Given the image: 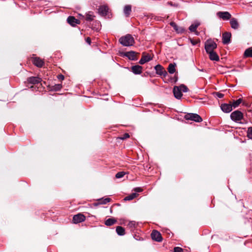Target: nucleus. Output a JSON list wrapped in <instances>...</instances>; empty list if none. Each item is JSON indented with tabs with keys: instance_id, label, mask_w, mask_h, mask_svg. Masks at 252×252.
<instances>
[{
	"instance_id": "9b49d317",
	"label": "nucleus",
	"mask_w": 252,
	"mask_h": 252,
	"mask_svg": "<svg viewBox=\"0 0 252 252\" xmlns=\"http://www.w3.org/2000/svg\"><path fill=\"white\" fill-rule=\"evenodd\" d=\"M67 21L68 24L73 27L75 26L77 24H80V21L79 20L76 19L73 16H71L67 18Z\"/></svg>"
},
{
	"instance_id": "cd10ccee",
	"label": "nucleus",
	"mask_w": 252,
	"mask_h": 252,
	"mask_svg": "<svg viewBox=\"0 0 252 252\" xmlns=\"http://www.w3.org/2000/svg\"><path fill=\"white\" fill-rule=\"evenodd\" d=\"M137 226V223L135 221H130L128 222L127 226L131 229V230Z\"/></svg>"
},
{
	"instance_id": "a18cd8bd",
	"label": "nucleus",
	"mask_w": 252,
	"mask_h": 252,
	"mask_svg": "<svg viewBox=\"0 0 252 252\" xmlns=\"http://www.w3.org/2000/svg\"><path fill=\"white\" fill-rule=\"evenodd\" d=\"M86 42L90 45L91 43V39L90 37H87L86 39Z\"/></svg>"
},
{
	"instance_id": "49530a36",
	"label": "nucleus",
	"mask_w": 252,
	"mask_h": 252,
	"mask_svg": "<svg viewBox=\"0 0 252 252\" xmlns=\"http://www.w3.org/2000/svg\"><path fill=\"white\" fill-rule=\"evenodd\" d=\"M198 70H199L200 71H204V69H198Z\"/></svg>"
},
{
	"instance_id": "a878e982",
	"label": "nucleus",
	"mask_w": 252,
	"mask_h": 252,
	"mask_svg": "<svg viewBox=\"0 0 252 252\" xmlns=\"http://www.w3.org/2000/svg\"><path fill=\"white\" fill-rule=\"evenodd\" d=\"M175 66L176 64L175 63H170L168 67V71L170 74H173L175 71Z\"/></svg>"
},
{
	"instance_id": "ddd939ff",
	"label": "nucleus",
	"mask_w": 252,
	"mask_h": 252,
	"mask_svg": "<svg viewBox=\"0 0 252 252\" xmlns=\"http://www.w3.org/2000/svg\"><path fill=\"white\" fill-rule=\"evenodd\" d=\"M108 7L105 5L100 6L98 8V13L102 16H105L107 15L108 12Z\"/></svg>"
},
{
	"instance_id": "5701e85b",
	"label": "nucleus",
	"mask_w": 252,
	"mask_h": 252,
	"mask_svg": "<svg viewBox=\"0 0 252 252\" xmlns=\"http://www.w3.org/2000/svg\"><path fill=\"white\" fill-rule=\"evenodd\" d=\"M244 58H252V47L247 48L244 53Z\"/></svg>"
},
{
	"instance_id": "39448f33",
	"label": "nucleus",
	"mask_w": 252,
	"mask_h": 252,
	"mask_svg": "<svg viewBox=\"0 0 252 252\" xmlns=\"http://www.w3.org/2000/svg\"><path fill=\"white\" fill-rule=\"evenodd\" d=\"M155 69L156 71V73L160 76L165 77L167 75V72L164 69V68L160 64H158L155 66Z\"/></svg>"
},
{
	"instance_id": "c85d7f7f",
	"label": "nucleus",
	"mask_w": 252,
	"mask_h": 252,
	"mask_svg": "<svg viewBox=\"0 0 252 252\" xmlns=\"http://www.w3.org/2000/svg\"><path fill=\"white\" fill-rule=\"evenodd\" d=\"M137 196V194L135 192L132 193L131 194L126 196L124 200H131Z\"/></svg>"
},
{
	"instance_id": "393cba45",
	"label": "nucleus",
	"mask_w": 252,
	"mask_h": 252,
	"mask_svg": "<svg viewBox=\"0 0 252 252\" xmlns=\"http://www.w3.org/2000/svg\"><path fill=\"white\" fill-rule=\"evenodd\" d=\"M116 231L118 235L123 236L125 234V229L122 226H117Z\"/></svg>"
},
{
	"instance_id": "423d86ee",
	"label": "nucleus",
	"mask_w": 252,
	"mask_h": 252,
	"mask_svg": "<svg viewBox=\"0 0 252 252\" xmlns=\"http://www.w3.org/2000/svg\"><path fill=\"white\" fill-rule=\"evenodd\" d=\"M86 217L82 214H78L75 215L73 217V222L74 223H78L84 221L85 220Z\"/></svg>"
},
{
	"instance_id": "a19ab883",
	"label": "nucleus",
	"mask_w": 252,
	"mask_h": 252,
	"mask_svg": "<svg viewBox=\"0 0 252 252\" xmlns=\"http://www.w3.org/2000/svg\"><path fill=\"white\" fill-rule=\"evenodd\" d=\"M62 86L60 84L56 85L54 89L56 90H59L61 89Z\"/></svg>"
},
{
	"instance_id": "f03ea898",
	"label": "nucleus",
	"mask_w": 252,
	"mask_h": 252,
	"mask_svg": "<svg viewBox=\"0 0 252 252\" xmlns=\"http://www.w3.org/2000/svg\"><path fill=\"white\" fill-rule=\"evenodd\" d=\"M230 118L232 121L235 123L243 124L242 121L244 120V115L240 111L236 110L232 112L230 115Z\"/></svg>"
},
{
	"instance_id": "2eb2a0df",
	"label": "nucleus",
	"mask_w": 252,
	"mask_h": 252,
	"mask_svg": "<svg viewBox=\"0 0 252 252\" xmlns=\"http://www.w3.org/2000/svg\"><path fill=\"white\" fill-rule=\"evenodd\" d=\"M152 60V58L149 55H143L141 59L140 60L139 63L140 64H143Z\"/></svg>"
},
{
	"instance_id": "6e6552de",
	"label": "nucleus",
	"mask_w": 252,
	"mask_h": 252,
	"mask_svg": "<svg viewBox=\"0 0 252 252\" xmlns=\"http://www.w3.org/2000/svg\"><path fill=\"white\" fill-rule=\"evenodd\" d=\"M179 88V86H174L173 90L175 97L178 99H181L183 96V94Z\"/></svg>"
},
{
	"instance_id": "473e14b6",
	"label": "nucleus",
	"mask_w": 252,
	"mask_h": 252,
	"mask_svg": "<svg viewBox=\"0 0 252 252\" xmlns=\"http://www.w3.org/2000/svg\"><path fill=\"white\" fill-rule=\"evenodd\" d=\"M247 137L252 139V127H249L247 130Z\"/></svg>"
},
{
	"instance_id": "bb28decb",
	"label": "nucleus",
	"mask_w": 252,
	"mask_h": 252,
	"mask_svg": "<svg viewBox=\"0 0 252 252\" xmlns=\"http://www.w3.org/2000/svg\"><path fill=\"white\" fill-rule=\"evenodd\" d=\"M94 17L92 12L90 11L86 14V19L87 21H92Z\"/></svg>"
},
{
	"instance_id": "f3484780",
	"label": "nucleus",
	"mask_w": 252,
	"mask_h": 252,
	"mask_svg": "<svg viewBox=\"0 0 252 252\" xmlns=\"http://www.w3.org/2000/svg\"><path fill=\"white\" fill-rule=\"evenodd\" d=\"M33 63L38 67H41L44 64V62L39 58L35 57L32 59Z\"/></svg>"
},
{
	"instance_id": "c03bdc74",
	"label": "nucleus",
	"mask_w": 252,
	"mask_h": 252,
	"mask_svg": "<svg viewBox=\"0 0 252 252\" xmlns=\"http://www.w3.org/2000/svg\"><path fill=\"white\" fill-rule=\"evenodd\" d=\"M190 42L192 45H195L197 44L198 42L197 41H195L192 39H190Z\"/></svg>"
},
{
	"instance_id": "dca6fc26",
	"label": "nucleus",
	"mask_w": 252,
	"mask_h": 252,
	"mask_svg": "<svg viewBox=\"0 0 252 252\" xmlns=\"http://www.w3.org/2000/svg\"><path fill=\"white\" fill-rule=\"evenodd\" d=\"M142 67L139 65H133L131 67V71L134 74H140L142 72Z\"/></svg>"
},
{
	"instance_id": "72a5a7b5",
	"label": "nucleus",
	"mask_w": 252,
	"mask_h": 252,
	"mask_svg": "<svg viewBox=\"0 0 252 252\" xmlns=\"http://www.w3.org/2000/svg\"><path fill=\"white\" fill-rule=\"evenodd\" d=\"M125 174V172H119L116 174L115 177L117 179H120L123 177Z\"/></svg>"
},
{
	"instance_id": "0eeeda50",
	"label": "nucleus",
	"mask_w": 252,
	"mask_h": 252,
	"mask_svg": "<svg viewBox=\"0 0 252 252\" xmlns=\"http://www.w3.org/2000/svg\"><path fill=\"white\" fill-rule=\"evenodd\" d=\"M151 237L153 240L157 242H161L162 239L161 234L158 231L155 230L152 231Z\"/></svg>"
},
{
	"instance_id": "412c9836",
	"label": "nucleus",
	"mask_w": 252,
	"mask_h": 252,
	"mask_svg": "<svg viewBox=\"0 0 252 252\" xmlns=\"http://www.w3.org/2000/svg\"><path fill=\"white\" fill-rule=\"evenodd\" d=\"M200 25L198 21H195L194 23L192 24L189 27V30L191 32H195L197 27Z\"/></svg>"
},
{
	"instance_id": "7ed1b4c3",
	"label": "nucleus",
	"mask_w": 252,
	"mask_h": 252,
	"mask_svg": "<svg viewBox=\"0 0 252 252\" xmlns=\"http://www.w3.org/2000/svg\"><path fill=\"white\" fill-rule=\"evenodd\" d=\"M217 47V44L211 39L207 40L205 42V49L207 53L214 51Z\"/></svg>"
},
{
	"instance_id": "4c0bfd02",
	"label": "nucleus",
	"mask_w": 252,
	"mask_h": 252,
	"mask_svg": "<svg viewBox=\"0 0 252 252\" xmlns=\"http://www.w3.org/2000/svg\"><path fill=\"white\" fill-rule=\"evenodd\" d=\"M183 250L180 247H175L174 248V252H183Z\"/></svg>"
},
{
	"instance_id": "f257e3e1",
	"label": "nucleus",
	"mask_w": 252,
	"mask_h": 252,
	"mask_svg": "<svg viewBox=\"0 0 252 252\" xmlns=\"http://www.w3.org/2000/svg\"><path fill=\"white\" fill-rule=\"evenodd\" d=\"M120 43L124 46H130L134 43V38L130 34H126L119 39Z\"/></svg>"
},
{
	"instance_id": "9d476101",
	"label": "nucleus",
	"mask_w": 252,
	"mask_h": 252,
	"mask_svg": "<svg viewBox=\"0 0 252 252\" xmlns=\"http://www.w3.org/2000/svg\"><path fill=\"white\" fill-rule=\"evenodd\" d=\"M217 15L223 20H228L231 18V14L228 12H218Z\"/></svg>"
},
{
	"instance_id": "a211bd4d",
	"label": "nucleus",
	"mask_w": 252,
	"mask_h": 252,
	"mask_svg": "<svg viewBox=\"0 0 252 252\" xmlns=\"http://www.w3.org/2000/svg\"><path fill=\"white\" fill-rule=\"evenodd\" d=\"M41 81V78L37 77H31L28 79V81L32 84H38Z\"/></svg>"
},
{
	"instance_id": "20e7f679",
	"label": "nucleus",
	"mask_w": 252,
	"mask_h": 252,
	"mask_svg": "<svg viewBox=\"0 0 252 252\" xmlns=\"http://www.w3.org/2000/svg\"><path fill=\"white\" fill-rule=\"evenodd\" d=\"M185 119L187 120H191L195 122H201L202 121V119L198 114L195 113H189L185 116Z\"/></svg>"
},
{
	"instance_id": "2f4dec72",
	"label": "nucleus",
	"mask_w": 252,
	"mask_h": 252,
	"mask_svg": "<svg viewBox=\"0 0 252 252\" xmlns=\"http://www.w3.org/2000/svg\"><path fill=\"white\" fill-rule=\"evenodd\" d=\"M179 87H180L179 88L181 90V93L182 92H184V93H186V92H188L189 91V89L187 88V87L184 84L179 86Z\"/></svg>"
},
{
	"instance_id": "79ce46f5",
	"label": "nucleus",
	"mask_w": 252,
	"mask_h": 252,
	"mask_svg": "<svg viewBox=\"0 0 252 252\" xmlns=\"http://www.w3.org/2000/svg\"><path fill=\"white\" fill-rule=\"evenodd\" d=\"M58 78L59 80H63L64 79V77L62 74H59V75H58Z\"/></svg>"
},
{
	"instance_id": "c756f323",
	"label": "nucleus",
	"mask_w": 252,
	"mask_h": 252,
	"mask_svg": "<svg viewBox=\"0 0 252 252\" xmlns=\"http://www.w3.org/2000/svg\"><path fill=\"white\" fill-rule=\"evenodd\" d=\"M242 102V99L241 98H239L236 100H234L232 102V103L231 104V105L232 106V107L233 108H236L237 107H238L240 104Z\"/></svg>"
},
{
	"instance_id": "c9c22d12",
	"label": "nucleus",
	"mask_w": 252,
	"mask_h": 252,
	"mask_svg": "<svg viewBox=\"0 0 252 252\" xmlns=\"http://www.w3.org/2000/svg\"><path fill=\"white\" fill-rule=\"evenodd\" d=\"M185 30L182 27H178L177 28V30L176 31V32L178 33H183L184 32Z\"/></svg>"
},
{
	"instance_id": "f704fd0d",
	"label": "nucleus",
	"mask_w": 252,
	"mask_h": 252,
	"mask_svg": "<svg viewBox=\"0 0 252 252\" xmlns=\"http://www.w3.org/2000/svg\"><path fill=\"white\" fill-rule=\"evenodd\" d=\"M170 25L173 28V29H174V30L176 31V30H177V28L178 27V26L177 25V24L174 22H171L170 23Z\"/></svg>"
},
{
	"instance_id": "f8f14e48",
	"label": "nucleus",
	"mask_w": 252,
	"mask_h": 252,
	"mask_svg": "<svg viewBox=\"0 0 252 252\" xmlns=\"http://www.w3.org/2000/svg\"><path fill=\"white\" fill-rule=\"evenodd\" d=\"M220 107L221 110L225 113H229L232 110V106L230 104H222Z\"/></svg>"
},
{
	"instance_id": "4be33fe9",
	"label": "nucleus",
	"mask_w": 252,
	"mask_h": 252,
	"mask_svg": "<svg viewBox=\"0 0 252 252\" xmlns=\"http://www.w3.org/2000/svg\"><path fill=\"white\" fill-rule=\"evenodd\" d=\"M131 11V6L130 5H126L124 8V13L126 17H127L129 16Z\"/></svg>"
},
{
	"instance_id": "58836bf2",
	"label": "nucleus",
	"mask_w": 252,
	"mask_h": 252,
	"mask_svg": "<svg viewBox=\"0 0 252 252\" xmlns=\"http://www.w3.org/2000/svg\"><path fill=\"white\" fill-rule=\"evenodd\" d=\"M216 96L219 98H221L223 97L224 94L222 93L217 92L216 93Z\"/></svg>"
},
{
	"instance_id": "37998d69",
	"label": "nucleus",
	"mask_w": 252,
	"mask_h": 252,
	"mask_svg": "<svg viewBox=\"0 0 252 252\" xmlns=\"http://www.w3.org/2000/svg\"><path fill=\"white\" fill-rule=\"evenodd\" d=\"M129 137V135L128 133H125L124 135V136L123 137L121 138L122 139L124 140V139H125L128 137Z\"/></svg>"
},
{
	"instance_id": "6ab92c4d",
	"label": "nucleus",
	"mask_w": 252,
	"mask_h": 252,
	"mask_svg": "<svg viewBox=\"0 0 252 252\" xmlns=\"http://www.w3.org/2000/svg\"><path fill=\"white\" fill-rule=\"evenodd\" d=\"M209 55V58L212 61H218L219 57L217 54L214 51H211L207 53Z\"/></svg>"
},
{
	"instance_id": "aec40b11",
	"label": "nucleus",
	"mask_w": 252,
	"mask_h": 252,
	"mask_svg": "<svg viewBox=\"0 0 252 252\" xmlns=\"http://www.w3.org/2000/svg\"><path fill=\"white\" fill-rule=\"evenodd\" d=\"M230 23L232 29L236 30L239 28V24L236 19L234 18L231 19Z\"/></svg>"
},
{
	"instance_id": "1a4fd4ad",
	"label": "nucleus",
	"mask_w": 252,
	"mask_h": 252,
	"mask_svg": "<svg viewBox=\"0 0 252 252\" xmlns=\"http://www.w3.org/2000/svg\"><path fill=\"white\" fill-rule=\"evenodd\" d=\"M231 34L230 32H226L222 34V40L224 44H228L230 42Z\"/></svg>"
},
{
	"instance_id": "7c9ffc66",
	"label": "nucleus",
	"mask_w": 252,
	"mask_h": 252,
	"mask_svg": "<svg viewBox=\"0 0 252 252\" xmlns=\"http://www.w3.org/2000/svg\"><path fill=\"white\" fill-rule=\"evenodd\" d=\"M98 201H99V204H106L107 203H108L109 202H110V198H108V197L105 198L104 199L101 198V199H99L98 200Z\"/></svg>"
},
{
	"instance_id": "e433bc0d",
	"label": "nucleus",
	"mask_w": 252,
	"mask_h": 252,
	"mask_svg": "<svg viewBox=\"0 0 252 252\" xmlns=\"http://www.w3.org/2000/svg\"><path fill=\"white\" fill-rule=\"evenodd\" d=\"M167 4L171 6H174V7H179V4L178 3H174L171 1H168L167 2Z\"/></svg>"
},
{
	"instance_id": "ea45409f",
	"label": "nucleus",
	"mask_w": 252,
	"mask_h": 252,
	"mask_svg": "<svg viewBox=\"0 0 252 252\" xmlns=\"http://www.w3.org/2000/svg\"><path fill=\"white\" fill-rule=\"evenodd\" d=\"M134 190L137 192H140L142 191L143 189L141 188L137 187L134 189Z\"/></svg>"
},
{
	"instance_id": "b1692460",
	"label": "nucleus",
	"mask_w": 252,
	"mask_h": 252,
	"mask_svg": "<svg viewBox=\"0 0 252 252\" xmlns=\"http://www.w3.org/2000/svg\"><path fill=\"white\" fill-rule=\"evenodd\" d=\"M117 220L114 218H109L105 221V224L107 226H111L116 223Z\"/></svg>"
},
{
	"instance_id": "4468645a",
	"label": "nucleus",
	"mask_w": 252,
	"mask_h": 252,
	"mask_svg": "<svg viewBox=\"0 0 252 252\" xmlns=\"http://www.w3.org/2000/svg\"><path fill=\"white\" fill-rule=\"evenodd\" d=\"M124 56L128 58L129 60H136V53L134 51H130L124 53Z\"/></svg>"
}]
</instances>
